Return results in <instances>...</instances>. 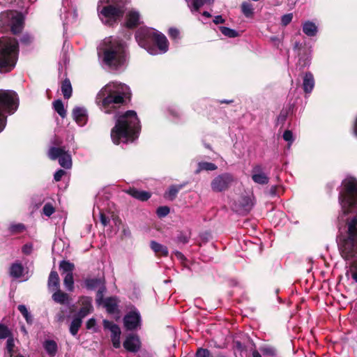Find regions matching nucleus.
Here are the masks:
<instances>
[{
  "instance_id": "nucleus-46",
  "label": "nucleus",
  "mask_w": 357,
  "mask_h": 357,
  "mask_svg": "<svg viewBox=\"0 0 357 357\" xmlns=\"http://www.w3.org/2000/svg\"><path fill=\"white\" fill-rule=\"evenodd\" d=\"M99 281L97 279H88L85 281V284L87 289H93L98 285Z\"/></svg>"
},
{
  "instance_id": "nucleus-42",
  "label": "nucleus",
  "mask_w": 357,
  "mask_h": 357,
  "mask_svg": "<svg viewBox=\"0 0 357 357\" xmlns=\"http://www.w3.org/2000/svg\"><path fill=\"white\" fill-rule=\"evenodd\" d=\"M19 311L22 313V314L25 318L27 323L31 322V316L30 315L29 312H28L27 308L24 305H20L18 306Z\"/></svg>"
},
{
  "instance_id": "nucleus-63",
  "label": "nucleus",
  "mask_w": 357,
  "mask_h": 357,
  "mask_svg": "<svg viewBox=\"0 0 357 357\" xmlns=\"http://www.w3.org/2000/svg\"><path fill=\"white\" fill-rule=\"evenodd\" d=\"M20 225H13V227H10V231H15V230H16V229H17V226H20Z\"/></svg>"
},
{
  "instance_id": "nucleus-38",
  "label": "nucleus",
  "mask_w": 357,
  "mask_h": 357,
  "mask_svg": "<svg viewBox=\"0 0 357 357\" xmlns=\"http://www.w3.org/2000/svg\"><path fill=\"white\" fill-rule=\"evenodd\" d=\"M23 267L20 264H14L10 268V275L14 278H20L22 275Z\"/></svg>"
},
{
  "instance_id": "nucleus-32",
  "label": "nucleus",
  "mask_w": 357,
  "mask_h": 357,
  "mask_svg": "<svg viewBox=\"0 0 357 357\" xmlns=\"http://www.w3.org/2000/svg\"><path fill=\"white\" fill-rule=\"evenodd\" d=\"M46 352L51 356H55L57 351V344L54 340H46L43 343Z\"/></svg>"
},
{
  "instance_id": "nucleus-44",
  "label": "nucleus",
  "mask_w": 357,
  "mask_h": 357,
  "mask_svg": "<svg viewBox=\"0 0 357 357\" xmlns=\"http://www.w3.org/2000/svg\"><path fill=\"white\" fill-rule=\"evenodd\" d=\"M54 212V208L51 204H45L43 208V213L45 215L50 217Z\"/></svg>"
},
{
  "instance_id": "nucleus-54",
  "label": "nucleus",
  "mask_w": 357,
  "mask_h": 357,
  "mask_svg": "<svg viewBox=\"0 0 357 357\" xmlns=\"http://www.w3.org/2000/svg\"><path fill=\"white\" fill-rule=\"evenodd\" d=\"M31 250H32L31 245L26 244V245H24L22 248V252L26 255L30 254L31 252Z\"/></svg>"
},
{
  "instance_id": "nucleus-5",
  "label": "nucleus",
  "mask_w": 357,
  "mask_h": 357,
  "mask_svg": "<svg viewBox=\"0 0 357 357\" xmlns=\"http://www.w3.org/2000/svg\"><path fill=\"white\" fill-rule=\"evenodd\" d=\"M97 10L101 22L111 26L121 20L125 13V3L117 0H100Z\"/></svg>"
},
{
  "instance_id": "nucleus-33",
  "label": "nucleus",
  "mask_w": 357,
  "mask_h": 357,
  "mask_svg": "<svg viewBox=\"0 0 357 357\" xmlns=\"http://www.w3.org/2000/svg\"><path fill=\"white\" fill-rule=\"evenodd\" d=\"M182 188H183V185H171L169 188L168 190L165 192V197L169 200H174L176 198L178 192Z\"/></svg>"
},
{
  "instance_id": "nucleus-16",
  "label": "nucleus",
  "mask_w": 357,
  "mask_h": 357,
  "mask_svg": "<svg viewBox=\"0 0 357 357\" xmlns=\"http://www.w3.org/2000/svg\"><path fill=\"white\" fill-rule=\"evenodd\" d=\"M123 345L127 351L136 353L141 348V341L137 335L129 334L126 337Z\"/></svg>"
},
{
  "instance_id": "nucleus-37",
  "label": "nucleus",
  "mask_w": 357,
  "mask_h": 357,
  "mask_svg": "<svg viewBox=\"0 0 357 357\" xmlns=\"http://www.w3.org/2000/svg\"><path fill=\"white\" fill-rule=\"evenodd\" d=\"M53 107L54 110L62 117L64 118L66 116V111L64 109L63 104L61 100H56L53 102Z\"/></svg>"
},
{
  "instance_id": "nucleus-61",
  "label": "nucleus",
  "mask_w": 357,
  "mask_h": 357,
  "mask_svg": "<svg viewBox=\"0 0 357 357\" xmlns=\"http://www.w3.org/2000/svg\"><path fill=\"white\" fill-rule=\"evenodd\" d=\"M252 357H261V356L257 351H255L252 353Z\"/></svg>"
},
{
  "instance_id": "nucleus-6",
  "label": "nucleus",
  "mask_w": 357,
  "mask_h": 357,
  "mask_svg": "<svg viewBox=\"0 0 357 357\" xmlns=\"http://www.w3.org/2000/svg\"><path fill=\"white\" fill-rule=\"evenodd\" d=\"M18 55V43L15 38L0 40V73L14 68Z\"/></svg>"
},
{
  "instance_id": "nucleus-35",
  "label": "nucleus",
  "mask_w": 357,
  "mask_h": 357,
  "mask_svg": "<svg viewBox=\"0 0 357 357\" xmlns=\"http://www.w3.org/2000/svg\"><path fill=\"white\" fill-rule=\"evenodd\" d=\"M61 91L63 97L68 99L72 95V86L68 79H66L61 84Z\"/></svg>"
},
{
  "instance_id": "nucleus-4",
  "label": "nucleus",
  "mask_w": 357,
  "mask_h": 357,
  "mask_svg": "<svg viewBox=\"0 0 357 357\" xmlns=\"http://www.w3.org/2000/svg\"><path fill=\"white\" fill-rule=\"evenodd\" d=\"M338 199L344 214L350 215L346 223H357V178L348 176L342 181Z\"/></svg>"
},
{
  "instance_id": "nucleus-60",
  "label": "nucleus",
  "mask_w": 357,
  "mask_h": 357,
  "mask_svg": "<svg viewBox=\"0 0 357 357\" xmlns=\"http://www.w3.org/2000/svg\"><path fill=\"white\" fill-rule=\"evenodd\" d=\"M352 278L357 282V270L352 273Z\"/></svg>"
},
{
  "instance_id": "nucleus-22",
  "label": "nucleus",
  "mask_w": 357,
  "mask_h": 357,
  "mask_svg": "<svg viewBox=\"0 0 357 357\" xmlns=\"http://www.w3.org/2000/svg\"><path fill=\"white\" fill-rule=\"evenodd\" d=\"M301 27L303 33L309 38L315 37L319 32L318 26L315 22L310 20L303 22Z\"/></svg>"
},
{
  "instance_id": "nucleus-52",
  "label": "nucleus",
  "mask_w": 357,
  "mask_h": 357,
  "mask_svg": "<svg viewBox=\"0 0 357 357\" xmlns=\"http://www.w3.org/2000/svg\"><path fill=\"white\" fill-rule=\"evenodd\" d=\"M168 111L169 114L175 118H179L181 116L180 111L176 107H170L168 109Z\"/></svg>"
},
{
  "instance_id": "nucleus-41",
  "label": "nucleus",
  "mask_w": 357,
  "mask_h": 357,
  "mask_svg": "<svg viewBox=\"0 0 357 357\" xmlns=\"http://www.w3.org/2000/svg\"><path fill=\"white\" fill-rule=\"evenodd\" d=\"M15 343L14 340L12 337H9L6 342V357H12L14 353Z\"/></svg>"
},
{
  "instance_id": "nucleus-31",
  "label": "nucleus",
  "mask_w": 357,
  "mask_h": 357,
  "mask_svg": "<svg viewBox=\"0 0 357 357\" xmlns=\"http://www.w3.org/2000/svg\"><path fill=\"white\" fill-rule=\"evenodd\" d=\"M104 307L109 313H114L117 307V301L115 298H107L103 301Z\"/></svg>"
},
{
  "instance_id": "nucleus-56",
  "label": "nucleus",
  "mask_w": 357,
  "mask_h": 357,
  "mask_svg": "<svg viewBox=\"0 0 357 357\" xmlns=\"http://www.w3.org/2000/svg\"><path fill=\"white\" fill-rule=\"evenodd\" d=\"M213 22L216 24H222L225 22V20L221 15H217L214 17Z\"/></svg>"
},
{
  "instance_id": "nucleus-40",
  "label": "nucleus",
  "mask_w": 357,
  "mask_h": 357,
  "mask_svg": "<svg viewBox=\"0 0 357 357\" xmlns=\"http://www.w3.org/2000/svg\"><path fill=\"white\" fill-rule=\"evenodd\" d=\"M242 13L246 17H250L253 14V8L251 3L248 2H243L241 5Z\"/></svg>"
},
{
  "instance_id": "nucleus-24",
  "label": "nucleus",
  "mask_w": 357,
  "mask_h": 357,
  "mask_svg": "<svg viewBox=\"0 0 357 357\" xmlns=\"http://www.w3.org/2000/svg\"><path fill=\"white\" fill-rule=\"evenodd\" d=\"M140 15L137 10H130L126 15V24L128 28H133L139 24Z\"/></svg>"
},
{
  "instance_id": "nucleus-34",
  "label": "nucleus",
  "mask_w": 357,
  "mask_h": 357,
  "mask_svg": "<svg viewBox=\"0 0 357 357\" xmlns=\"http://www.w3.org/2000/svg\"><path fill=\"white\" fill-rule=\"evenodd\" d=\"M55 292L52 295L53 300L59 303L63 304L68 300V295L59 289L54 290Z\"/></svg>"
},
{
  "instance_id": "nucleus-26",
  "label": "nucleus",
  "mask_w": 357,
  "mask_h": 357,
  "mask_svg": "<svg viewBox=\"0 0 357 357\" xmlns=\"http://www.w3.org/2000/svg\"><path fill=\"white\" fill-rule=\"evenodd\" d=\"M125 192L132 196V197L139 199L140 201H146L151 197V193L144 191L139 190L135 188H130L125 190Z\"/></svg>"
},
{
  "instance_id": "nucleus-27",
  "label": "nucleus",
  "mask_w": 357,
  "mask_h": 357,
  "mask_svg": "<svg viewBox=\"0 0 357 357\" xmlns=\"http://www.w3.org/2000/svg\"><path fill=\"white\" fill-rule=\"evenodd\" d=\"M185 1L190 11L194 13L199 11L200 8L205 4H212L214 0H185Z\"/></svg>"
},
{
  "instance_id": "nucleus-12",
  "label": "nucleus",
  "mask_w": 357,
  "mask_h": 357,
  "mask_svg": "<svg viewBox=\"0 0 357 357\" xmlns=\"http://www.w3.org/2000/svg\"><path fill=\"white\" fill-rule=\"evenodd\" d=\"M255 205L252 194L243 195L232 205V210L240 215L248 213Z\"/></svg>"
},
{
  "instance_id": "nucleus-1",
  "label": "nucleus",
  "mask_w": 357,
  "mask_h": 357,
  "mask_svg": "<svg viewBox=\"0 0 357 357\" xmlns=\"http://www.w3.org/2000/svg\"><path fill=\"white\" fill-rule=\"evenodd\" d=\"M130 94L128 86L118 82H111L101 89L96 98L97 105L103 112H115V125L111 130V139L117 145L133 142L138 138L141 131L140 121L135 111L116 112V109Z\"/></svg>"
},
{
  "instance_id": "nucleus-50",
  "label": "nucleus",
  "mask_w": 357,
  "mask_h": 357,
  "mask_svg": "<svg viewBox=\"0 0 357 357\" xmlns=\"http://www.w3.org/2000/svg\"><path fill=\"white\" fill-rule=\"evenodd\" d=\"M168 33L169 36L173 39H177L179 37V31L176 28H170Z\"/></svg>"
},
{
  "instance_id": "nucleus-47",
  "label": "nucleus",
  "mask_w": 357,
  "mask_h": 357,
  "mask_svg": "<svg viewBox=\"0 0 357 357\" xmlns=\"http://www.w3.org/2000/svg\"><path fill=\"white\" fill-rule=\"evenodd\" d=\"M292 19H293L292 13L285 14L282 16L281 23L283 26H287L291 22Z\"/></svg>"
},
{
  "instance_id": "nucleus-9",
  "label": "nucleus",
  "mask_w": 357,
  "mask_h": 357,
  "mask_svg": "<svg viewBox=\"0 0 357 357\" xmlns=\"http://www.w3.org/2000/svg\"><path fill=\"white\" fill-rule=\"evenodd\" d=\"M24 27V17L17 11H7L0 14V28L10 31L13 34L20 33Z\"/></svg>"
},
{
  "instance_id": "nucleus-15",
  "label": "nucleus",
  "mask_w": 357,
  "mask_h": 357,
  "mask_svg": "<svg viewBox=\"0 0 357 357\" xmlns=\"http://www.w3.org/2000/svg\"><path fill=\"white\" fill-rule=\"evenodd\" d=\"M102 324L104 328L109 330L111 333L110 337L113 347L115 349H119L121 347V335L120 327L115 323L106 319L103 320Z\"/></svg>"
},
{
  "instance_id": "nucleus-36",
  "label": "nucleus",
  "mask_w": 357,
  "mask_h": 357,
  "mask_svg": "<svg viewBox=\"0 0 357 357\" xmlns=\"http://www.w3.org/2000/svg\"><path fill=\"white\" fill-rule=\"evenodd\" d=\"M82 319L79 317H77L73 319L70 326V332L73 335H76L78 331L82 325Z\"/></svg>"
},
{
  "instance_id": "nucleus-64",
  "label": "nucleus",
  "mask_w": 357,
  "mask_h": 357,
  "mask_svg": "<svg viewBox=\"0 0 357 357\" xmlns=\"http://www.w3.org/2000/svg\"><path fill=\"white\" fill-rule=\"evenodd\" d=\"M17 357H24V356H22V355H19V356H17Z\"/></svg>"
},
{
  "instance_id": "nucleus-17",
  "label": "nucleus",
  "mask_w": 357,
  "mask_h": 357,
  "mask_svg": "<svg viewBox=\"0 0 357 357\" xmlns=\"http://www.w3.org/2000/svg\"><path fill=\"white\" fill-rule=\"evenodd\" d=\"M70 2L68 0H63V9L61 10V19L63 20V25L73 23L77 18L76 11L73 8H68Z\"/></svg>"
},
{
  "instance_id": "nucleus-25",
  "label": "nucleus",
  "mask_w": 357,
  "mask_h": 357,
  "mask_svg": "<svg viewBox=\"0 0 357 357\" xmlns=\"http://www.w3.org/2000/svg\"><path fill=\"white\" fill-rule=\"evenodd\" d=\"M299 59L297 63V68L299 70H303L305 68L309 67L311 64V50L303 52L302 54H299Z\"/></svg>"
},
{
  "instance_id": "nucleus-21",
  "label": "nucleus",
  "mask_w": 357,
  "mask_h": 357,
  "mask_svg": "<svg viewBox=\"0 0 357 357\" xmlns=\"http://www.w3.org/2000/svg\"><path fill=\"white\" fill-rule=\"evenodd\" d=\"M73 117L79 126H84L88 120L87 111L84 107H76L73 110Z\"/></svg>"
},
{
  "instance_id": "nucleus-8",
  "label": "nucleus",
  "mask_w": 357,
  "mask_h": 357,
  "mask_svg": "<svg viewBox=\"0 0 357 357\" xmlns=\"http://www.w3.org/2000/svg\"><path fill=\"white\" fill-rule=\"evenodd\" d=\"M19 106L17 94L12 90H0V132L3 130L7 123V116L3 113L14 114Z\"/></svg>"
},
{
  "instance_id": "nucleus-53",
  "label": "nucleus",
  "mask_w": 357,
  "mask_h": 357,
  "mask_svg": "<svg viewBox=\"0 0 357 357\" xmlns=\"http://www.w3.org/2000/svg\"><path fill=\"white\" fill-rule=\"evenodd\" d=\"M32 38L29 34H24L21 38V42L24 44H29Z\"/></svg>"
},
{
  "instance_id": "nucleus-51",
  "label": "nucleus",
  "mask_w": 357,
  "mask_h": 357,
  "mask_svg": "<svg viewBox=\"0 0 357 357\" xmlns=\"http://www.w3.org/2000/svg\"><path fill=\"white\" fill-rule=\"evenodd\" d=\"M65 174H66V172L64 170L59 169L54 173V179L56 181H59L61 179V178L63 177V176H64Z\"/></svg>"
},
{
  "instance_id": "nucleus-39",
  "label": "nucleus",
  "mask_w": 357,
  "mask_h": 357,
  "mask_svg": "<svg viewBox=\"0 0 357 357\" xmlns=\"http://www.w3.org/2000/svg\"><path fill=\"white\" fill-rule=\"evenodd\" d=\"M220 30L224 36H227L229 38H236L238 35V32L236 30L231 29L226 26H220Z\"/></svg>"
},
{
  "instance_id": "nucleus-58",
  "label": "nucleus",
  "mask_w": 357,
  "mask_h": 357,
  "mask_svg": "<svg viewBox=\"0 0 357 357\" xmlns=\"http://www.w3.org/2000/svg\"><path fill=\"white\" fill-rule=\"evenodd\" d=\"M302 46V44L300 42H296L294 45V50H299Z\"/></svg>"
},
{
  "instance_id": "nucleus-43",
  "label": "nucleus",
  "mask_w": 357,
  "mask_h": 357,
  "mask_svg": "<svg viewBox=\"0 0 357 357\" xmlns=\"http://www.w3.org/2000/svg\"><path fill=\"white\" fill-rule=\"evenodd\" d=\"M282 137H283V139L289 143V148L291 144L293 143V142L294 140L292 132L289 130H285L283 133Z\"/></svg>"
},
{
  "instance_id": "nucleus-30",
  "label": "nucleus",
  "mask_w": 357,
  "mask_h": 357,
  "mask_svg": "<svg viewBox=\"0 0 357 357\" xmlns=\"http://www.w3.org/2000/svg\"><path fill=\"white\" fill-rule=\"evenodd\" d=\"M218 167L215 164L209 162H199L197 165V169L195 173L199 174L202 171H214Z\"/></svg>"
},
{
  "instance_id": "nucleus-55",
  "label": "nucleus",
  "mask_w": 357,
  "mask_h": 357,
  "mask_svg": "<svg viewBox=\"0 0 357 357\" xmlns=\"http://www.w3.org/2000/svg\"><path fill=\"white\" fill-rule=\"evenodd\" d=\"M96 320L93 318L89 319L86 322V328L91 329L96 326Z\"/></svg>"
},
{
  "instance_id": "nucleus-19",
  "label": "nucleus",
  "mask_w": 357,
  "mask_h": 357,
  "mask_svg": "<svg viewBox=\"0 0 357 357\" xmlns=\"http://www.w3.org/2000/svg\"><path fill=\"white\" fill-rule=\"evenodd\" d=\"M302 88L305 94H310L314 89L315 80L313 74L307 71L303 74Z\"/></svg>"
},
{
  "instance_id": "nucleus-29",
  "label": "nucleus",
  "mask_w": 357,
  "mask_h": 357,
  "mask_svg": "<svg viewBox=\"0 0 357 357\" xmlns=\"http://www.w3.org/2000/svg\"><path fill=\"white\" fill-rule=\"evenodd\" d=\"M151 248L157 256H167L168 255L167 247L155 241L151 242Z\"/></svg>"
},
{
  "instance_id": "nucleus-20",
  "label": "nucleus",
  "mask_w": 357,
  "mask_h": 357,
  "mask_svg": "<svg viewBox=\"0 0 357 357\" xmlns=\"http://www.w3.org/2000/svg\"><path fill=\"white\" fill-rule=\"evenodd\" d=\"M252 179L256 183L264 185L268 183V177L263 172L262 167L259 165L253 167Z\"/></svg>"
},
{
  "instance_id": "nucleus-10",
  "label": "nucleus",
  "mask_w": 357,
  "mask_h": 357,
  "mask_svg": "<svg viewBox=\"0 0 357 357\" xmlns=\"http://www.w3.org/2000/svg\"><path fill=\"white\" fill-rule=\"evenodd\" d=\"M342 252L347 259L357 253V225H349L348 238L342 246Z\"/></svg>"
},
{
  "instance_id": "nucleus-23",
  "label": "nucleus",
  "mask_w": 357,
  "mask_h": 357,
  "mask_svg": "<svg viewBox=\"0 0 357 357\" xmlns=\"http://www.w3.org/2000/svg\"><path fill=\"white\" fill-rule=\"evenodd\" d=\"M91 301H92L91 298L87 297V296H82L79 298V302L80 303L82 307L80 308L79 311L78 312V314H77L78 317H79L81 318H84L91 312V310H92Z\"/></svg>"
},
{
  "instance_id": "nucleus-18",
  "label": "nucleus",
  "mask_w": 357,
  "mask_h": 357,
  "mask_svg": "<svg viewBox=\"0 0 357 357\" xmlns=\"http://www.w3.org/2000/svg\"><path fill=\"white\" fill-rule=\"evenodd\" d=\"M124 326L127 330H134L140 324V316L137 312H130L123 319Z\"/></svg>"
},
{
  "instance_id": "nucleus-2",
  "label": "nucleus",
  "mask_w": 357,
  "mask_h": 357,
  "mask_svg": "<svg viewBox=\"0 0 357 357\" xmlns=\"http://www.w3.org/2000/svg\"><path fill=\"white\" fill-rule=\"evenodd\" d=\"M97 50L100 63L112 70L123 68L127 63L126 43L117 37L105 38L100 43Z\"/></svg>"
},
{
  "instance_id": "nucleus-11",
  "label": "nucleus",
  "mask_w": 357,
  "mask_h": 357,
  "mask_svg": "<svg viewBox=\"0 0 357 357\" xmlns=\"http://www.w3.org/2000/svg\"><path fill=\"white\" fill-rule=\"evenodd\" d=\"M48 156L51 160H58L59 165L65 169L72 167V158L65 147H51L48 151Z\"/></svg>"
},
{
  "instance_id": "nucleus-45",
  "label": "nucleus",
  "mask_w": 357,
  "mask_h": 357,
  "mask_svg": "<svg viewBox=\"0 0 357 357\" xmlns=\"http://www.w3.org/2000/svg\"><path fill=\"white\" fill-rule=\"evenodd\" d=\"M10 335V331L7 326L0 324V338L4 339L8 337Z\"/></svg>"
},
{
  "instance_id": "nucleus-14",
  "label": "nucleus",
  "mask_w": 357,
  "mask_h": 357,
  "mask_svg": "<svg viewBox=\"0 0 357 357\" xmlns=\"http://www.w3.org/2000/svg\"><path fill=\"white\" fill-rule=\"evenodd\" d=\"M233 181V177L230 174L224 173L215 177L211 183L214 192H222L227 189Z\"/></svg>"
},
{
  "instance_id": "nucleus-57",
  "label": "nucleus",
  "mask_w": 357,
  "mask_h": 357,
  "mask_svg": "<svg viewBox=\"0 0 357 357\" xmlns=\"http://www.w3.org/2000/svg\"><path fill=\"white\" fill-rule=\"evenodd\" d=\"M277 189H278V187L277 185H272L269 190V194L271 195V196H276L277 195Z\"/></svg>"
},
{
  "instance_id": "nucleus-7",
  "label": "nucleus",
  "mask_w": 357,
  "mask_h": 357,
  "mask_svg": "<svg viewBox=\"0 0 357 357\" xmlns=\"http://www.w3.org/2000/svg\"><path fill=\"white\" fill-rule=\"evenodd\" d=\"M93 217L96 220L98 217L100 223H109L110 221L114 223L121 222L116 213L114 203L110 202L107 196L98 195L93 210Z\"/></svg>"
},
{
  "instance_id": "nucleus-3",
  "label": "nucleus",
  "mask_w": 357,
  "mask_h": 357,
  "mask_svg": "<svg viewBox=\"0 0 357 357\" xmlns=\"http://www.w3.org/2000/svg\"><path fill=\"white\" fill-rule=\"evenodd\" d=\"M139 45L151 55L166 53L169 50V42L166 36L150 27H142L135 33Z\"/></svg>"
},
{
  "instance_id": "nucleus-28",
  "label": "nucleus",
  "mask_w": 357,
  "mask_h": 357,
  "mask_svg": "<svg viewBox=\"0 0 357 357\" xmlns=\"http://www.w3.org/2000/svg\"><path fill=\"white\" fill-rule=\"evenodd\" d=\"M59 277L57 272L51 271L48 278V287L50 289L54 291L59 288Z\"/></svg>"
},
{
  "instance_id": "nucleus-48",
  "label": "nucleus",
  "mask_w": 357,
  "mask_h": 357,
  "mask_svg": "<svg viewBox=\"0 0 357 357\" xmlns=\"http://www.w3.org/2000/svg\"><path fill=\"white\" fill-rule=\"evenodd\" d=\"M157 215L159 217H165L169 213V208L167 206H160L157 209Z\"/></svg>"
},
{
  "instance_id": "nucleus-49",
  "label": "nucleus",
  "mask_w": 357,
  "mask_h": 357,
  "mask_svg": "<svg viewBox=\"0 0 357 357\" xmlns=\"http://www.w3.org/2000/svg\"><path fill=\"white\" fill-rule=\"evenodd\" d=\"M196 357H211V354L207 349H199L196 353Z\"/></svg>"
},
{
  "instance_id": "nucleus-62",
  "label": "nucleus",
  "mask_w": 357,
  "mask_h": 357,
  "mask_svg": "<svg viewBox=\"0 0 357 357\" xmlns=\"http://www.w3.org/2000/svg\"><path fill=\"white\" fill-rule=\"evenodd\" d=\"M203 16H205L206 17H211V15L208 11H204L202 13Z\"/></svg>"
},
{
  "instance_id": "nucleus-13",
  "label": "nucleus",
  "mask_w": 357,
  "mask_h": 357,
  "mask_svg": "<svg viewBox=\"0 0 357 357\" xmlns=\"http://www.w3.org/2000/svg\"><path fill=\"white\" fill-rule=\"evenodd\" d=\"M60 269L61 270V274H65L63 279V283L66 289L68 291H72L74 289V280L73 271L75 268V266L73 263L68 261H61L59 265Z\"/></svg>"
},
{
  "instance_id": "nucleus-59",
  "label": "nucleus",
  "mask_w": 357,
  "mask_h": 357,
  "mask_svg": "<svg viewBox=\"0 0 357 357\" xmlns=\"http://www.w3.org/2000/svg\"><path fill=\"white\" fill-rule=\"evenodd\" d=\"M220 102L222 103H222L229 104V103L233 102V100H225V99H224V100H220Z\"/></svg>"
}]
</instances>
